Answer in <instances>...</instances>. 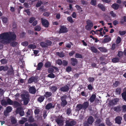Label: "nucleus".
Listing matches in <instances>:
<instances>
[{"instance_id":"f257e3e1","label":"nucleus","mask_w":126,"mask_h":126,"mask_svg":"<svg viewBox=\"0 0 126 126\" xmlns=\"http://www.w3.org/2000/svg\"><path fill=\"white\" fill-rule=\"evenodd\" d=\"M16 36L14 32H7L2 33L0 35V44H7L15 40Z\"/></svg>"},{"instance_id":"f03ea898","label":"nucleus","mask_w":126,"mask_h":126,"mask_svg":"<svg viewBox=\"0 0 126 126\" xmlns=\"http://www.w3.org/2000/svg\"><path fill=\"white\" fill-rule=\"evenodd\" d=\"M21 98L24 101V104L26 105L28 104L29 100V95L28 93H26L25 94H22L21 95Z\"/></svg>"},{"instance_id":"7ed1b4c3","label":"nucleus","mask_w":126,"mask_h":126,"mask_svg":"<svg viewBox=\"0 0 126 126\" xmlns=\"http://www.w3.org/2000/svg\"><path fill=\"white\" fill-rule=\"evenodd\" d=\"M87 25L85 26V29L88 30L90 31L93 27V24L90 20H88L87 21Z\"/></svg>"},{"instance_id":"20e7f679","label":"nucleus","mask_w":126,"mask_h":126,"mask_svg":"<svg viewBox=\"0 0 126 126\" xmlns=\"http://www.w3.org/2000/svg\"><path fill=\"white\" fill-rule=\"evenodd\" d=\"M66 124L65 126H73L76 124L75 121L70 119L66 122Z\"/></svg>"},{"instance_id":"39448f33","label":"nucleus","mask_w":126,"mask_h":126,"mask_svg":"<svg viewBox=\"0 0 126 126\" xmlns=\"http://www.w3.org/2000/svg\"><path fill=\"white\" fill-rule=\"evenodd\" d=\"M56 121L59 126H62L63 124V118L61 116L56 119Z\"/></svg>"},{"instance_id":"423d86ee","label":"nucleus","mask_w":126,"mask_h":126,"mask_svg":"<svg viewBox=\"0 0 126 126\" xmlns=\"http://www.w3.org/2000/svg\"><path fill=\"white\" fill-rule=\"evenodd\" d=\"M38 78L37 77H32L30 78L28 80V83H31L33 82H37L38 80Z\"/></svg>"},{"instance_id":"0eeeda50","label":"nucleus","mask_w":126,"mask_h":126,"mask_svg":"<svg viewBox=\"0 0 126 126\" xmlns=\"http://www.w3.org/2000/svg\"><path fill=\"white\" fill-rule=\"evenodd\" d=\"M41 20L42 24L44 27L46 28L48 27L49 23L47 20L43 18H42Z\"/></svg>"},{"instance_id":"6e6552de","label":"nucleus","mask_w":126,"mask_h":126,"mask_svg":"<svg viewBox=\"0 0 126 126\" xmlns=\"http://www.w3.org/2000/svg\"><path fill=\"white\" fill-rule=\"evenodd\" d=\"M16 113H19L20 115L21 116H23L24 114L23 109L21 107L17 109L16 110Z\"/></svg>"},{"instance_id":"1a4fd4ad","label":"nucleus","mask_w":126,"mask_h":126,"mask_svg":"<svg viewBox=\"0 0 126 126\" xmlns=\"http://www.w3.org/2000/svg\"><path fill=\"white\" fill-rule=\"evenodd\" d=\"M68 31V30L64 26L61 27L60 30V32L61 33H65Z\"/></svg>"},{"instance_id":"9d476101","label":"nucleus","mask_w":126,"mask_h":126,"mask_svg":"<svg viewBox=\"0 0 126 126\" xmlns=\"http://www.w3.org/2000/svg\"><path fill=\"white\" fill-rule=\"evenodd\" d=\"M70 60L71 63L72 65L74 66L77 64L78 61L76 59L71 58Z\"/></svg>"},{"instance_id":"9b49d317","label":"nucleus","mask_w":126,"mask_h":126,"mask_svg":"<svg viewBox=\"0 0 126 126\" xmlns=\"http://www.w3.org/2000/svg\"><path fill=\"white\" fill-rule=\"evenodd\" d=\"M54 106L55 105L54 104H52L51 103H49L46 105V109L48 110L51 108H54Z\"/></svg>"},{"instance_id":"f8f14e48","label":"nucleus","mask_w":126,"mask_h":126,"mask_svg":"<svg viewBox=\"0 0 126 126\" xmlns=\"http://www.w3.org/2000/svg\"><path fill=\"white\" fill-rule=\"evenodd\" d=\"M122 119L121 117L118 116L115 119V122L118 124H120L121 123V121Z\"/></svg>"},{"instance_id":"ddd939ff","label":"nucleus","mask_w":126,"mask_h":126,"mask_svg":"<svg viewBox=\"0 0 126 126\" xmlns=\"http://www.w3.org/2000/svg\"><path fill=\"white\" fill-rule=\"evenodd\" d=\"M121 95L123 99L126 101V88L124 89V92Z\"/></svg>"},{"instance_id":"4468645a","label":"nucleus","mask_w":126,"mask_h":126,"mask_svg":"<svg viewBox=\"0 0 126 126\" xmlns=\"http://www.w3.org/2000/svg\"><path fill=\"white\" fill-rule=\"evenodd\" d=\"M29 92L32 94H34L36 92V90L34 87H30L29 89Z\"/></svg>"},{"instance_id":"2eb2a0df","label":"nucleus","mask_w":126,"mask_h":126,"mask_svg":"<svg viewBox=\"0 0 126 126\" xmlns=\"http://www.w3.org/2000/svg\"><path fill=\"white\" fill-rule=\"evenodd\" d=\"M93 118L91 116H90L88 119V122L90 124H91L94 122Z\"/></svg>"},{"instance_id":"dca6fc26","label":"nucleus","mask_w":126,"mask_h":126,"mask_svg":"<svg viewBox=\"0 0 126 126\" xmlns=\"http://www.w3.org/2000/svg\"><path fill=\"white\" fill-rule=\"evenodd\" d=\"M111 40V38L109 37H108L105 38L101 41L102 43H105L108 42Z\"/></svg>"},{"instance_id":"f3484780","label":"nucleus","mask_w":126,"mask_h":126,"mask_svg":"<svg viewBox=\"0 0 126 126\" xmlns=\"http://www.w3.org/2000/svg\"><path fill=\"white\" fill-rule=\"evenodd\" d=\"M69 88L68 86H65L62 87L60 89V90L62 91L66 92L67 91Z\"/></svg>"},{"instance_id":"a211bd4d","label":"nucleus","mask_w":126,"mask_h":126,"mask_svg":"<svg viewBox=\"0 0 126 126\" xmlns=\"http://www.w3.org/2000/svg\"><path fill=\"white\" fill-rule=\"evenodd\" d=\"M14 70L12 66H10V68L7 71V74L8 75L12 74H13Z\"/></svg>"},{"instance_id":"6ab92c4d","label":"nucleus","mask_w":126,"mask_h":126,"mask_svg":"<svg viewBox=\"0 0 126 126\" xmlns=\"http://www.w3.org/2000/svg\"><path fill=\"white\" fill-rule=\"evenodd\" d=\"M96 95L95 94H94L92 95L89 99V100L91 102H93L94 101L96 97Z\"/></svg>"},{"instance_id":"aec40b11","label":"nucleus","mask_w":126,"mask_h":126,"mask_svg":"<svg viewBox=\"0 0 126 126\" xmlns=\"http://www.w3.org/2000/svg\"><path fill=\"white\" fill-rule=\"evenodd\" d=\"M8 69V66H0V71L3 70L4 71H6Z\"/></svg>"},{"instance_id":"412c9836","label":"nucleus","mask_w":126,"mask_h":126,"mask_svg":"<svg viewBox=\"0 0 126 126\" xmlns=\"http://www.w3.org/2000/svg\"><path fill=\"white\" fill-rule=\"evenodd\" d=\"M54 69H55L57 70H58V68L55 67H53L52 68H50L48 69V71L49 73H51L53 72L54 71Z\"/></svg>"},{"instance_id":"4be33fe9","label":"nucleus","mask_w":126,"mask_h":126,"mask_svg":"<svg viewBox=\"0 0 126 126\" xmlns=\"http://www.w3.org/2000/svg\"><path fill=\"white\" fill-rule=\"evenodd\" d=\"M89 103L88 102H84L83 104L82 105L83 109H86L88 106Z\"/></svg>"},{"instance_id":"5701e85b","label":"nucleus","mask_w":126,"mask_h":126,"mask_svg":"<svg viewBox=\"0 0 126 126\" xmlns=\"http://www.w3.org/2000/svg\"><path fill=\"white\" fill-rule=\"evenodd\" d=\"M7 105H13V102L9 98H8L7 100Z\"/></svg>"},{"instance_id":"b1692460","label":"nucleus","mask_w":126,"mask_h":126,"mask_svg":"<svg viewBox=\"0 0 126 126\" xmlns=\"http://www.w3.org/2000/svg\"><path fill=\"white\" fill-rule=\"evenodd\" d=\"M62 102H61V105L63 107L65 106L67 103V102L65 100L62 99Z\"/></svg>"},{"instance_id":"393cba45","label":"nucleus","mask_w":126,"mask_h":126,"mask_svg":"<svg viewBox=\"0 0 126 126\" xmlns=\"http://www.w3.org/2000/svg\"><path fill=\"white\" fill-rule=\"evenodd\" d=\"M112 7L114 9L117 10L119 8V5L116 3H114L112 5Z\"/></svg>"},{"instance_id":"a878e982","label":"nucleus","mask_w":126,"mask_h":126,"mask_svg":"<svg viewBox=\"0 0 126 126\" xmlns=\"http://www.w3.org/2000/svg\"><path fill=\"white\" fill-rule=\"evenodd\" d=\"M43 65V64L42 63H40L38 64V66L37 68V69L38 70H40L42 68Z\"/></svg>"},{"instance_id":"bb28decb","label":"nucleus","mask_w":126,"mask_h":126,"mask_svg":"<svg viewBox=\"0 0 126 126\" xmlns=\"http://www.w3.org/2000/svg\"><path fill=\"white\" fill-rule=\"evenodd\" d=\"M98 7L101 8L102 11H104L105 10V8L103 5L99 4H98Z\"/></svg>"},{"instance_id":"cd10ccee","label":"nucleus","mask_w":126,"mask_h":126,"mask_svg":"<svg viewBox=\"0 0 126 126\" xmlns=\"http://www.w3.org/2000/svg\"><path fill=\"white\" fill-rule=\"evenodd\" d=\"M98 48L101 52H106L107 51V49H106V48L104 47H98Z\"/></svg>"},{"instance_id":"c85d7f7f","label":"nucleus","mask_w":126,"mask_h":126,"mask_svg":"<svg viewBox=\"0 0 126 126\" xmlns=\"http://www.w3.org/2000/svg\"><path fill=\"white\" fill-rule=\"evenodd\" d=\"M56 54L57 55L61 57H63L64 56V54L62 52H57Z\"/></svg>"},{"instance_id":"c756f323","label":"nucleus","mask_w":126,"mask_h":126,"mask_svg":"<svg viewBox=\"0 0 126 126\" xmlns=\"http://www.w3.org/2000/svg\"><path fill=\"white\" fill-rule=\"evenodd\" d=\"M51 94H52L51 93L47 92L45 93L44 95L46 97H48L50 96L51 95Z\"/></svg>"},{"instance_id":"7c9ffc66","label":"nucleus","mask_w":126,"mask_h":126,"mask_svg":"<svg viewBox=\"0 0 126 126\" xmlns=\"http://www.w3.org/2000/svg\"><path fill=\"white\" fill-rule=\"evenodd\" d=\"M44 98V96H40L38 98V100L39 102H41L43 101Z\"/></svg>"},{"instance_id":"2f4dec72","label":"nucleus","mask_w":126,"mask_h":126,"mask_svg":"<svg viewBox=\"0 0 126 126\" xmlns=\"http://www.w3.org/2000/svg\"><path fill=\"white\" fill-rule=\"evenodd\" d=\"M1 104L3 106H6L7 105V102L4 99L2 100L1 101Z\"/></svg>"},{"instance_id":"473e14b6","label":"nucleus","mask_w":126,"mask_h":126,"mask_svg":"<svg viewBox=\"0 0 126 126\" xmlns=\"http://www.w3.org/2000/svg\"><path fill=\"white\" fill-rule=\"evenodd\" d=\"M21 44L22 46L26 47L28 45V43L27 41H25L21 42Z\"/></svg>"},{"instance_id":"72a5a7b5","label":"nucleus","mask_w":126,"mask_h":126,"mask_svg":"<svg viewBox=\"0 0 126 126\" xmlns=\"http://www.w3.org/2000/svg\"><path fill=\"white\" fill-rule=\"evenodd\" d=\"M119 59L117 58H114L112 59V62L114 63H117L119 62Z\"/></svg>"},{"instance_id":"f704fd0d","label":"nucleus","mask_w":126,"mask_h":126,"mask_svg":"<svg viewBox=\"0 0 126 126\" xmlns=\"http://www.w3.org/2000/svg\"><path fill=\"white\" fill-rule=\"evenodd\" d=\"M28 47L29 48H32V49H34L36 47V46L34 45L31 44L29 45Z\"/></svg>"},{"instance_id":"c9c22d12","label":"nucleus","mask_w":126,"mask_h":126,"mask_svg":"<svg viewBox=\"0 0 126 126\" xmlns=\"http://www.w3.org/2000/svg\"><path fill=\"white\" fill-rule=\"evenodd\" d=\"M13 105H14L15 107H17L18 106H20V104L16 101H14L13 102Z\"/></svg>"},{"instance_id":"e433bc0d","label":"nucleus","mask_w":126,"mask_h":126,"mask_svg":"<svg viewBox=\"0 0 126 126\" xmlns=\"http://www.w3.org/2000/svg\"><path fill=\"white\" fill-rule=\"evenodd\" d=\"M91 49L92 51L96 53L97 52V50L94 47H91Z\"/></svg>"},{"instance_id":"4c0bfd02","label":"nucleus","mask_w":126,"mask_h":126,"mask_svg":"<svg viewBox=\"0 0 126 126\" xmlns=\"http://www.w3.org/2000/svg\"><path fill=\"white\" fill-rule=\"evenodd\" d=\"M41 29L40 27L38 25H37L34 28V30L36 31H39Z\"/></svg>"},{"instance_id":"58836bf2","label":"nucleus","mask_w":126,"mask_h":126,"mask_svg":"<svg viewBox=\"0 0 126 126\" xmlns=\"http://www.w3.org/2000/svg\"><path fill=\"white\" fill-rule=\"evenodd\" d=\"M11 121L12 123L15 124L16 123V120L14 117H12L11 118Z\"/></svg>"},{"instance_id":"ea45409f","label":"nucleus","mask_w":126,"mask_h":126,"mask_svg":"<svg viewBox=\"0 0 126 126\" xmlns=\"http://www.w3.org/2000/svg\"><path fill=\"white\" fill-rule=\"evenodd\" d=\"M50 88L52 91L53 92L55 91L57 89V87L55 86H53L52 87H50Z\"/></svg>"},{"instance_id":"a19ab883","label":"nucleus","mask_w":126,"mask_h":126,"mask_svg":"<svg viewBox=\"0 0 126 126\" xmlns=\"http://www.w3.org/2000/svg\"><path fill=\"white\" fill-rule=\"evenodd\" d=\"M25 126H37V125L35 124H29L28 123H26L25 124Z\"/></svg>"},{"instance_id":"79ce46f5","label":"nucleus","mask_w":126,"mask_h":126,"mask_svg":"<svg viewBox=\"0 0 126 126\" xmlns=\"http://www.w3.org/2000/svg\"><path fill=\"white\" fill-rule=\"evenodd\" d=\"M40 45L43 47H45L47 46V45L46 43L43 42H41L40 43Z\"/></svg>"},{"instance_id":"37998d69","label":"nucleus","mask_w":126,"mask_h":126,"mask_svg":"<svg viewBox=\"0 0 126 126\" xmlns=\"http://www.w3.org/2000/svg\"><path fill=\"white\" fill-rule=\"evenodd\" d=\"M106 123L108 126H110L112 125V123L110 122L109 119L107 118L106 120Z\"/></svg>"},{"instance_id":"c03bdc74","label":"nucleus","mask_w":126,"mask_h":126,"mask_svg":"<svg viewBox=\"0 0 126 126\" xmlns=\"http://www.w3.org/2000/svg\"><path fill=\"white\" fill-rule=\"evenodd\" d=\"M83 108L82 105L80 104L78 105L77 106V110H79Z\"/></svg>"},{"instance_id":"a18cd8bd","label":"nucleus","mask_w":126,"mask_h":126,"mask_svg":"<svg viewBox=\"0 0 126 126\" xmlns=\"http://www.w3.org/2000/svg\"><path fill=\"white\" fill-rule=\"evenodd\" d=\"M67 19V20L71 23H72L73 22L71 16L68 17Z\"/></svg>"},{"instance_id":"49530a36","label":"nucleus","mask_w":126,"mask_h":126,"mask_svg":"<svg viewBox=\"0 0 126 126\" xmlns=\"http://www.w3.org/2000/svg\"><path fill=\"white\" fill-rule=\"evenodd\" d=\"M12 110V107L10 106H8L6 108V110L7 112H10Z\"/></svg>"},{"instance_id":"de8ad7c7","label":"nucleus","mask_w":126,"mask_h":126,"mask_svg":"<svg viewBox=\"0 0 126 126\" xmlns=\"http://www.w3.org/2000/svg\"><path fill=\"white\" fill-rule=\"evenodd\" d=\"M48 77L50 78H53L55 77V75L53 73H51L48 75Z\"/></svg>"},{"instance_id":"09e8293b","label":"nucleus","mask_w":126,"mask_h":126,"mask_svg":"<svg viewBox=\"0 0 126 126\" xmlns=\"http://www.w3.org/2000/svg\"><path fill=\"white\" fill-rule=\"evenodd\" d=\"M51 65V63L49 62H47L45 64V67H49Z\"/></svg>"},{"instance_id":"8fccbe9b","label":"nucleus","mask_w":126,"mask_h":126,"mask_svg":"<svg viewBox=\"0 0 126 126\" xmlns=\"http://www.w3.org/2000/svg\"><path fill=\"white\" fill-rule=\"evenodd\" d=\"M17 44V43L16 42H14L10 44L11 46L13 47L16 46Z\"/></svg>"},{"instance_id":"3c124183","label":"nucleus","mask_w":126,"mask_h":126,"mask_svg":"<svg viewBox=\"0 0 126 126\" xmlns=\"http://www.w3.org/2000/svg\"><path fill=\"white\" fill-rule=\"evenodd\" d=\"M2 21L3 23H6L8 21V19L6 17H4L3 18Z\"/></svg>"},{"instance_id":"603ef678","label":"nucleus","mask_w":126,"mask_h":126,"mask_svg":"<svg viewBox=\"0 0 126 126\" xmlns=\"http://www.w3.org/2000/svg\"><path fill=\"white\" fill-rule=\"evenodd\" d=\"M0 62L4 64L7 62V61L5 59H3L0 60Z\"/></svg>"},{"instance_id":"864d4df0","label":"nucleus","mask_w":126,"mask_h":126,"mask_svg":"<svg viewBox=\"0 0 126 126\" xmlns=\"http://www.w3.org/2000/svg\"><path fill=\"white\" fill-rule=\"evenodd\" d=\"M97 31H92L90 32V34H92L93 35H94L95 34H98L97 32Z\"/></svg>"},{"instance_id":"5fc2aeb1","label":"nucleus","mask_w":126,"mask_h":126,"mask_svg":"<svg viewBox=\"0 0 126 126\" xmlns=\"http://www.w3.org/2000/svg\"><path fill=\"white\" fill-rule=\"evenodd\" d=\"M91 4L92 5H95L96 4V0H91Z\"/></svg>"},{"instance_id":"6e6d98bb","label":"nucleus","mask_w":126,"mask_h":126,"mask_svg":"<svg viewBox=\"0 0 126 126\" xmlns=\"http://www.w3.org/2000/svg\"><path fill=\"white\" fill-rule=\"evenodd\" d=\"M75 57L77 58H81L82 57V56L81 54L77 53L76 54Z\"/></svg>"},{"instance_id":"4d7b16f0","label":"nucleus","mask_w":126,"mask_h":126,"mask_svg":"<svg viewBox=\"0 0 126 126\" xmlns=\"http://www.w3.org/2000/svg\"><path fill=\"white\" fill-rule=\"evenodd\" d=\"M28 120L30 122H34V119L32 116H31L29 117L28 119Z\"/></svg>"},{"instance_id":"13d9d810","label":"nucleus","mask_w":126,"mask_h":126,"mask_svg":"<svg viewBox=\"0 0 126 126\" xmlns=\"http://www.w3.org/2000/svg\"><path fill=\"white\" fill-rule=\"evenodd\" d=\"M114 109L115 111H119L120 110V107L119 106L115 107Z\"/></svg>"},{"instance_id":"bf43d9fd","label":"nucleus","mask_w":126,"mask_h":126,"mask_svg":"<svg viewBox=\"0 0 126 126\" xmlns=\"http://www.w3.org/2000/svg\"><path fill=\"white\" fill-rule=\"evenodd\" d=\"M119 100V99L118 98H116L114 99L113 100V102L114 103V104H115L116 103L118 102Z\"/></svg>"},{"instance_id":"052dcab7","label":"nucleus","mask_w":126,"mask_h":126,"mask_svg":"<svg viewBox=\"0 0 126 126\" xmlns=\"http://www.w3.org/2000/svg\"><path fill=\"white\" fill-rule=\"evenodd\" d=\"M123 52L121 51H119L118 54V56L119 57H121L123 55Z\"/></svg>"},{"instance_id":"680f3d73","label":"nucleus","mask_w":126,"mask_h":126,"mask_svg":"<svg viewBox=\"0 0 126 126\" xmlns=\"http://www.w3.org/2000/svg\"><path fill=\"white\" fill-rule=\"evenodd\" d=\"M75 7L79 11H80L81 12L82 11V10H81V8L79 6L77 5H76Z\"/></svg>"},{"instance_id":"e2e57ef3","label":"nucleus","mask_w":126,"mask_h":126,"mask_svg":"<svg viewBox=\"0 0 126 126\" xmlns=\"http://www.w3.org/2000/svg\"><path fill=\"white\" fill-rule=\"evenodd\" d=\"M111 15L113 17H115L116 16L115 14H114L113 11H111L110 13Z\"/></svg>"},{"instance_id":"0e129e2a","label":"nucleus","mask_w":126,"mask_h":126,"mask_svg":"<svg viewBox=\"0 0 126 126\" xmlns=\"http://www.w3.org/2000/svg\"><path fill=\"white\" fill-rule=\"evenodd\" d=\"M121 38L120 37L118 36L117 37V38L116 40V43L117 44H119L121 42Z\"/></svg>"},{"instance_id":"69168bd1","label":"nucleus","mask_w":126,"mask_h":126,"mask_svg":"<svg viewBox=\"0 0 126 126\" xmlns=\"http://www.w3.org/2000/svg\"><path fill=\"white\" fill-rule=\"evenodd\" d=\"M119 33L120 35H123L125 34L126 32L125 31H120L119 32Z\"/></svg>"},{"instance_id":"338daca9","label":"nucleus","mask_w":126,"mask_h":126,"mask_svg":"<svg viewBox=\"0 0 126 126\" xmlns=\"http://www.w3.org/2000/svg\"><path fill=\"white\" fill-rule=\"evenodd\" d=\"M71 67L70 66H68L66 68V70L67 72H70L71 71Z\"/></svg>"},{"instance_id":"774afa93","label":"nucleus","mask_w":126,"mask_h":126,"mask_svg":"<svg viewBox=\"0 0 126 126\" xmlns=\"http://www.w3.org/2000/svg\"><path fill=\"white\" fill-rule=\"evenodd\" d=\"M123 111L125 112L126 111V105H124L122 107Z\"/></svg>"}]
</instances>
